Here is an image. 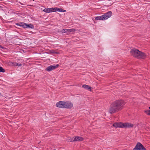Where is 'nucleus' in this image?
<instances>
[{
    "label": "nucleus",
    "instance_id": "nucleus-1",
    "mask_svg": "<svg viewBox=\"0 0 150 150\" xmlns=\"http://www.w3.org/2000/svg\"><path fill=\"white\" fill-rule=\"evenodd\" d=\"M124 101L121 100H116L112 103L109 109V112L113 114L122 110L125 105Z\"/></svg>",
    "mask_w": 150,
    "mask_h": 150
},
{
    "label": "nucleus",
    "instance_id": "nucleus-2",
    "mask_svg": "<svg viewBox=\"0 0 150 150\" xmlns=\"http://www.w3.org/2000/svg\"><path fill=\"white\" fill-rule=\"evenodd\" d=\"M124 101L121 100H116L112 103L109 109V112L113 114L122 110L125 105Z\"/></svg>",
    "mask_w": 150,
    "mask_h": 150
},
{
    "label": "nucleus",
    "instance_id": "nucleus-3",
    "mask_svg": "<svg viewBox=\"0 0 150 150\" xmlns=\"http://www.w3.org/2000/svg\"><path fill=\"white\" fill-rule=\"evenodd\" d=\"M130 53L134 57L139 59H144L146 57V55L145 53L136 49H132Z\"/></svg>",
    "mask_w": 150,
    "mask_h": 150
},
{
    "label": "nucleus",
    "instance_id": "nucleus-4",
    "mask_svg": "<svg viewBox=\"0 0 150 150\" xmlns=\"http://www.w3.org/2000/svg\"><path fill=\"white\" fill-rule=\"evenodd\" d=\"M112 12L109 11L105 13L104 15L99 16H97L95 18L96 20H104L109 18L112 15Z\"/></svg>",
    "mask_w": 150,
    "mask_h": 150
},
{
    "label": "nucleus",
    "instance_id": "nucleus-5",
    "mask_svg": "<svg viewBox=\"0 0 150 150\" xmlns=\"http://www.w3.org/2000/svg\"><path fill=\"white\" fill-rule=\"evenodd\" d=\"M146 150V148L140 142H138L133 150Z\"/></svg>",
    "mask_w": 150,
    "mask_h": 150
},
{
    "label": "nucleus",
    "instance_id": "nucleus-6",
    "mask_svg": "<svg viewBox=\"0 0 150 150\" xmlns=\"http://www.w3.org/2000/svg\"><path fill=\"white\" fill-rule=\"evenodd\" d=\"M83 140V138L81 137L76 136L75 137L74 139H68V141L69 142H76V141H82Z\"/></svg>",
    "mask_w": 150,
    "mask_h": 150
},
{
    "label": "nucleus",
    "instance_id": "nucleus-7",
    "mask_svg": "<svg viewBox=\"0 0 150 150\" xmlns=\"http://www.w3.org/2000/svg\"><path fill=\"white\" fill-rule=\"evenodd\" d=\"M64 103V108L70 109L73 106V104L70 102L65 101Z\"/></svg>",
    "mask_w": 150,
    "mask_h": 150
},
{
    "label": "nucleus",
    "instance_id": "nucleus-8",
    "mask_svg": "<svg viewBox=\"0 0 150 150\" xmlns=\"http://www.w3.org/2000/svg\"><path fill=\"white\" fill-rule=\"evenodd\" d=\"M58 64L55 65H50L47 67L45 70L50 71L55 69L56 68L58 67Z\"/></svg>",
    "mask_w": 150,
    "mask_h": 150
},
{
    "label": "nucleus",
    "instance_id": "nucleus-9",
    "mask_svg": "<svg viewBox=\"0 0 150 150\" xmlns=\"http://www.w3.org/2000/svg\"><path fill=\"white\" fill-rule=\"evenodd\" d=\"M75 29L74 28L72 29H63L61 31V32L62 33H71L74 32Z\"/></svg>",
    "mask_w": 150,
    "mask_h": 150
},
{
    "label": "nucleus",
    "instance_id": "nucleus-10",
    "mask_svg": "<svg viewBox=\"0 0 150 150\" xmlns=\"http://www.w3.org/2000/svg\"><path fill=\"white\" fill-rule=\"evenodd\" d=\"M64 101H60L57 102L56 105V106L60 108H64Z\"/></svg>",
    "mask_w": 150,
    "mask_h": 150
},
{
    "label": "nucleus",
    "instance_id": "nucleus-11",
    "mask_svg": "<svg viewBox=\"0 0 150 150\" xmlns=\"http://www.w3.org/2000/svg\"><path fill=\"white\" fill-rule=\"evenodd\" d=\"M55 8H45L43 10V11L47 13H49L50 12H55Z\"/></svg>",
    "mask_w": 150,
    "mask_h": 150
},
{
    "label": "nucleus",
    "instance_id": "nucleus-12",
    "mask_svg": "<svg viewBox=\"0 0 150 150\" xmlns=\"http://www.w3.org/2000/svg\"><path fill=\"white\" fill-rule=\"evenodd\" d=\"M124 128H130L133 127V124L128 122L124 123Z\"/></svg>",
    "mask_w": 150,
    "mask_h": 150
},
{
    "label": "nucleus",
    "instance_id": "nucleus-13",
    "mask_svg": "<svg viewBox=\"0 0 150 150\" xmlns=\"http://www.w3.org/2000/svg\"><path fill=\"white\" fill-rule=\"evenodd\" d=\"M82 87L83 88H85L89 91H91V89L92 88L90 86L86 84L83 85L82 86Z\"/></svg>",
    "mask_w": 150,
    "mask_h": 150
},
{
    "label": "nucleus",
    "instance_id": "nucleus-14",
    "mask_svg": "<svg viewBox=\"0 0 150 150\" xmlns=\"http://www.w3.org/2000/svg\"><path fill=\"white\" fill-rule=\"evenodd\" d=\"M54 8L55 12L58 11L60 12H64L66 11V10H63L61 8H59L57 7H55Z\"/></svg>",
    "mask_w": 150,
    "mask_h": 150
},
{
    "label": "nucleus",
    "instance_id": "nucleus-15",
    "mask_svg": "<svg viewBox=\"0 0 150 150\" xmlns=\"http://www.w3.org/2000/svg\"><path fill=\"white\" fill-rule=\"evenodd\" d=\"M119 123V127L124 128V123H123L122 122H118Z\"/></svg>",
    "mask_w": 150,
    "mask_h": 150
},
{
    "label": "nucleus",
    "instance_id": "nucleus-16",
    "mask_svg": "<svg viewBox=\"0 0 150 150\" xmlns=\"http://www.w3.org/2000/svg\"><path fill=\"white\" fill-rule=\"evenodd\" d=\"M22 24L21 25V27L24 28H27V23H22Z\"/></svg>",
    "mask_w": 150,
    "mask_h": 150
},
{
    "label": "nucleus",
    "instance_id": "nucleus-17",
    "mask_svg": "<svg viewBox=\"0 0 150 150\" xmlns=\"http://www.w3.org/2000/svg\"><path fill=\"white\" fill-rule=\"evenodd\" d=\"M27 28H33L34 26L31 24H28L27 23Z\"/></svg>",
    "mask_w": 150,
    "mask_h": 150
},
{
    "label": "nucleus",
    "instance_id": "nucleus-18",
    "mask_svg": "<svg viewBox=\"0 0 150 150\" xmlns=\"http://www.w3.org/2000/svg\"><path fill=\"white\" fill-rule=\"evenodd\" d=\"M5 70L2 67H0V72H4Z\"/></svg>",
    "mask_w": 150,
    "mask_h": 150
},
{
    "label": "nucleus",
    "instance_id": "nucleus-19",
    "mask_svg": "<svg viewBox=\"0 0 150 150\" xmlns=\"http://www.w3.org/2000/svg\"><path fill=\"white\" fill-rule=\"evenodd\" d=\"M145 112L147 115H150V110L145 111Z\"/></svg>",
    "mask_w": 150,
    "mask_h": 150
},
{
    "label": "nucleus",
    "instance_id": "nucleus-20",
    "mask_svg": "<svg viewBox=\"0 0 150 150\" xmlns=\"http://www.w3.org/2000/svg\"><path fill=\"white\" fill-rule=\"evenodd\" d=\"M21 23H16V25L18 26L21 27V25L22 24Z\"/></svg>",
    "mask_w": 150,
    "mask_h": 150
},
{
    "label": "nucleus",
    "instance_id": "nucleus-21",
    "mask_svg": "<svg viewBox=\"0 0 150 150\" xmlns=\"http://www.w3.org/2000/svg\"><path fill=\"white\" fill-rule=\"evenodd\" d=\"M117 123H114L113 124V126L117 128Z\"/></svg>",
    "mask_w": 150,
    "mask_h": 150
},
{
    "label": "nucleus",
    "instance_id": "nucleus-22",
    "mask_svg": "<svg viewBox=\"0 0 150 150\" xmlns=\"http://www.w3.org/2000/svg\"><path fill=\"white\" fill-rule=\"evenodd\" d=\"M51 53H53V54H59V52H54V51H52L51 52Z\"/></svg>",
    "mask_w": 150,
    "mask_h": 150
},
{
    "label": "nucleus",
    "instance_id": "nucleus-23",
    "mask_svg": "<svg viewBox=\"0 0 150 150\" xmlns=\"http://www.w3.org/2000/svg\"><path fill=\"white\" fill-rule=\"evenodd\" d=\"M22 64H19V63H17L16 66H18V67L21 66Z\"/></svg>",
    "mask_w": 150,
    "mask_h": 150
},
{
    "label": "nucleus",
    "instance_id": "nucleus-24",
    "mask_svg": "<svg viewBox=\"0 0 150 150\" xmlns=\"http://www.w3.org/2000/svg\"><path fill=\"white\" fill-rule=\"evenodd\" d=\"M117 127H119V123L118 122H117Z\"/></svg>",
    "mask_w": 150,
    "mask_h": 150
},
{
    "label": "nucleus",
    "instance_id": "nucleus-25",
    "mask_svg": "<svg viewBox=\"0 0 150 150\" xmlns=\"http://www.w3.org/2000/svg\"><path fill=\"white\" fill-rule=\"evenodd\" d=\"M0 48H3V47L0 45Z\"/></svg>",
    "mask_w": 150,
    "mask_h": 150
},
{
    "label": "nucleus",
    "instance_id": "nucleus-26",
    "mask_svg": "<svg viewBox=\"0 0 150 150\" xmlns=\"http://www.w3.org/2000/svg\"><path fill=\"white\" fill-rule=\"evenodd\" d=\"M149 109H150V106L149 107Z\"/></svg>",
    "mask_w": 150,
    "mask_h": 150
},
{
    "label": "nucleus",
    "instance_id": "nucleus-27",
    "mask_svg": "<svg viewBox=\"0 0 150 150\" xmlns=\"http://www.w3.org/2000/svg\"><path fill=\"white\" fill-rule=\"evenodd\" d=\"M1 6H0V8H1Z\"/></svg>",
    "mask_w": 150,
    "mask_h": 150
}]
</instances>
